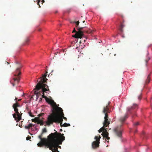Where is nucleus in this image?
Wrapping results in <instances>:
<instances>
[{
	"instance_id": "bb28decb",
	"label": "nucleus",
	"mask_w": 152,
	"mask_h": 152,
	"mask_svg": "<svg viewBox=\"0 0 152 152\" xmlns=\"http://www.w3.org/2000/svg\"><path fill=\"white\" fill-rule=\"evenodd\" d=\"M31 138V137L30 136H28L26 138V140H29Z\"/></svg>"
},
{
	"instance_id": "6e6552de",
	"label": "nucleus",
	"mask_w": 152,
	"mask_h": 152,
	"mask_svg": "<svg viewBox=\"0 0 152 152\" xmlns=\"http://www.w3.org/2000/svg\"><path fill=\"white\" fill-rule=\"evenodd\" d=\"M108 109L107 107L103 108L102 112L105 114V116L104 117V121L103 123V126L105 127H107L110 124V121L108 119V116L107 113L110 112H107Z\"/></svg>"
},
{
	"instance_id": "c756f323",
	"label": "nucleus",
	"mask_w": 152,
	"mask_h": 152,
	"mask_svg": "<svg viewBox=\"0 0 152 152\" xmlns=\"http://www.w3.org/2000/svg\"><path fill=\"white\" fill-rule=\"evenodd\" d=\"M17 98L16 97L15 99V101L16 102V103H17Z\"/></svg>"
},
{
	"instance_id": "ea45409f",
	"label": "nucleus",
	"mask_w": 152,
	"mask_h": 152,
	"mask_svg": "<svg viewBox=\"0 0 152 152\" xmlns=\"http://www.w3.org/2000/svg\"><path fill=\"white\" fill-rule=\"evenodd\" d=\"M6 62H7V64H9V63H8L7 62H6Z\"/></svg>"
},
{
	"instance_id": "4be33fe9",
	"label": "nucleus",
	"mask_w": 152,
	"mask_h": 152,
	"mask_svg": "<svg viewBox=\"0 0 152 152\" xmlns=\"http://www.w3.org/2000/svg\"><path fill=\"white\" fill-rule=\"evenodd\" d=\"M29 39L28 38H27L26 39H25V43L26 44H27L28 43V42H29Z\"/></svg>"
},
{
	"instance_id": "4468645a",
	"label": "nucleus",
	"mask_w": 152,
	"mask_h": 152,
	"mask_svg": "<svg viewBox=\"0 0 152 152\" xmlns=\"http://www.w3.org/2000/svg\"><path fill=\"white\" fill-rule=\"evenodd\" d=\"M37 122L38 124H40L41 126H42L44 124V123L42 121L37 118Z\"/></svg>"
},
{
	"instance_id": "f3484780",
	"label": "nucleus",
	"mask_w": 152,
	"mask_h": 152,
	"mask_svg": "<svg viewBox=\"0 0 152 152\" xmlns=\"http://www.w3.org/2000/svg\"><path fill=\"white\" fill-rule=\"evenodd\" d=\"M62 126H63L65 127H66L70 126V124H67L66 123H65L64 124H62Z\"/></svg>"
},
{
	"instance_id": "a878e982",
	"label": "nucleus",
	"mask_w": 152,
	"mask_h": 152,
	"mask_svg": "<svg viewBox=\"0 0 152 152\" xmlns=\"http://www.w3.org/2000/svg\"><path fill=\"white\" fill-rule=\"evenodd\" d=\"M77 32L75 30V28H74V29L73 30V31H72V33H73V32H76V33H77Z\"/></svg>"
},
{
	"instance_id": "5701e85b",
	"label": "nucleus",
	"mask_w": 152,
	"mask_h": 152,
	"mask_svg": "<svg viewBox=\"0 0 152 152\" xmlns=\"http://www.w3.org/2000/svg\"><path fill=\"white\" fill-rule=\"evenodd\" d=\"M37 118H35L34 119H32L31 120L32 122H37Z\"/></svg>"
},
{
	"instance_id": "b1692460",
	"label": "nucleus",
	"mask_w": 152,
	"mask_h": 152,
	"mask_svg": "<svg viewBox=\"0 0 152 152\" xmlns=\"http://www.w3.org/2000/svg\"><path fill=\"white\" fill-rule=\"evenodd\" d=\"M41 95H42V97L43 98H45L46 99L47 98L46 96L44 95V93H41Z\"/></svg>"
},
{
	"instance_id": "0eeeda50",
	"label": "nucleus",
	"mask_w": 152,
	"mask_h": 152,
	"mask_svg": "<svg viewBox=\"0 0 152 152\" xmlns=\"http://www.w3.org/2000/svg\"><path fill=\"white\" fill-rule=\"evenodd\" d=\"M16 66L17 68L15 75L16 76V77L13 78L14 83H12L13 86H14L16 84H18L19 83L20 79V77L19 75L21 74V72L20 71V69L21 67V65L19 63H17L16 64Z\"/></svg>"
},
{
	"instance_id": "cd10ccee",
	"label": "nucleus",
	"mask_w": 152,
	"mask_h": 152,
	"mask_svg": "<svg viewBox=\"0 0 152 152\" xmlns=\"http://www.w3.org/2000/svg\"><path fill=\"white\" fill-rule=\"evenodd\" d=\"M150 59V58H148V59H146L145 60V61L147 63Z\"/></svg>"
},
{
	"instance_id": "79ce46f5",
	"label": "nucleus",
	"mask_w": 152,
	"mask_h": 152,
	"mask_svg": "<svg viewBox=\"0 0 152 152\" xmlns=\"http://www.w3.org/2000/svg\"><path fill=\"white\" fill-rule=\"evenodd\" d=\"M39 1H38V4H39Z\"/></svg>"
},
{
	"instance_id": "423d86ee",
	"label": "nucleus",
	"mask_w": 152,
	"mask_h": 152,
	"mask_svg": "<svg viewBox=\"0 0 152 152\" xmlns=\"http://www.w3.org/2000/svg\"><path fill=\"white\" fill-rule=\"evenodd\" d=\"M12 107L14 108V111L15 112V113H14L12 115L13 116L17 122H18L21 119V116L22 114L21 112H20V113H19L17 108L18 107H20V105L18 103H16L13 104Z\"/></svg>"
},
{
	"instance_id": "f8f14e48",
	"label": "nucleus",
	"mask_w": 152,
	"mask_h": 152,
	"mask_svg": "<svg viewBox=\"0 0 152 152\" xmlns=\"http://www.w3.org/2000/svg\"><path fill=\"white\" fill-rule=\"evenodd\" d=\"M138 108V105L136 104H133V105L130 107H128L127 108V111L128 112H129V113L132 114V117H133V115L134 114H132V113L131 112V111L134 109H137Z\"/></svg>"
},
{
	"instance_id": "9d476101",
	"label": "nucleus",
	"mask_w": 152,
	"mask_h": 152,
	"mask_svg": "<svg viewBox=\"0 0 152 152\" xmlns=\"http://www.w3.org/2000/svg\"><path fill=\"white\" fill-rule=\"evenodd\" d=\"M84 28V27H81L77 28V29L78 30L77 32L74 35H73L72 37L76 38H82L84 34L81 30Z\"/></svg>"
},
{
	"instance_id": "dca6fc26",
	"label": "nucleus",
	"mask_w": 152,
	"mask_h": 152,
	"mask_svg": "<svg viewBox=\"0 0 152 152\" xmlns=\"http://www.w3.org/2000/svg\"><path fill=\"white\" fill-rule=\"evenodd\" d=\"M70 23H76V27H78V25L79 24V23H80L79 21H78L77 22H75V21H70Z\"/></svg>"
},
{
	"instance_id": "393cba45",
	"label": "nucleus",
	"mask_w": 152,
	"mask_h": 152,
	"mask_svg": "<svg viewBox=\"0 0 152 152\" xmlns=\"http://www.w3.org/2000/svg\"><path fill=\"white\" fill-rule=\"evenodd\" d=\"M28 113V114H29V115H30V116H31V117H34V115H32V113H31V112H30H30H29Z\"/></svg>"
},
{
	"instance_id": "7c9ffc66",
	"label": "nucleus",
	"mask_w": 152,
	"mask_h": 152,
	"mask_svg": "<svg viewBox=\"0 0 152 152\" xmlns=\"http://www.w3.org/2000/svg\"><path fill=\"white\" fill-rule=\"evenodd\" d=\"M138 99H141V97H140V96H139L138 97Z\"/></svg>"
},
{
	"instance_id": "9b49d317",
	"label": "nucleus",
	"mask_w": 152,
	"mask_h": 152,
	"mask_svg": "<svg viewBox=\"0 0 152 152\" xmlns=\"http://www.w3.org/2000/svg\"><path fill=\"white\" fill-rule=\"evenodd\" d=\"M101 138L100 135L98 137L97 136H95L94 139L96 140V141H94L92 143V146L93 148H95L99 147L100 143V139Z\"/></svg>"
},
{
	"instance_id": "a211bd4d",
	"label": "nucleus",
	"mask_w": 152,
	"mask_h": 152,
	"mask_svg": "<svg viewBox=\"0 0 152 152\" xmlns=\"http://www.w3.org/2000/svg\"><path fill=\"white\" fill-rule=\"evenodd\" d=\"M124 25L122 24H121L120 28H119V30L121 32L123 31V28L124 27Z\"/></svg>"
},
{
	"instance_id": "ddd939ff",
	"label": "nucleus",
	"mask_w": 152,
	"mask_h": 152,
	"mask_svg": "<svg viewBox=\"0 0 152 152\" xmlns=\"http://www.w3.org/2000/svg\"><path fill=\"white\" fill-rule=\"evenodd\" d=\"M45 100L46 102H48L49 103V104H51L52 105L54 106L55 107L53 106L52 107V108L53 109V107H56V104L55 102L53 100H50L48 98H47L45 99ZM53 109L52 110V112H53Z\"/></svg>"
},
{
	"instance_id": "c9c22d12",
	"label": "nucleus",
	"mask_w": 152,
	"mask_h": 152,
	"mask_svg": "<svg viewBox=\"0 0 152 152\" xmlns=\"http://www.w3.org/2000/svg\"><path fill=\"white\" fill-rule=\"evenodd\" d=\"M20 100H21V99H18V101H19Z\"/></svg>"
},
{
	"instance_id": "c85d7f7f",
	"label": "nucleus",
	"mask_w": 152,
	"mask_h": 152,
	"mask_svg": "<svg viewBox=\"0 0 152 152\" xmlns=\"http://www.w3.org/2000/svg\"><path fill=\"white\" fill-rule=\"evenodd\" d=\"M44 114V113H42V114H39V117H40L41 116H42V115H43Z\"/></svg>"
},
{
	"instance_id": "4c0bfd02",
	"label": "nucleus",
	"mask_w": 152,
	"mask_h": 152,
	"mask_svg": "<svg viewBox=\"0 0 152 152\" xmlns=\"http://www.w3.org/2000/svg\"><path fill=\"white\" fill-rule=\"evenodd\" d=\"M42 1L43 2H44V0H42Z\"/></svg>"
},
{
	"instance_id": "f704fd0d",
	"label": "nucleus",
	"mask_w": 152,
	"mask_h": 152,
	"mask_svg": "<svg viewBox=\"0 0 152 152\" xmlns=\"http://www.w3.org/2000/svg\"><path fill=\"white\" fill-rule=\"evenodd\" d=\"M149 80H148V83H149Z\"/></svg>"
},
{
	"instance_id": "72a5a7b5",
	"label": "nucleus",
	"mask_w": 152,
	"mask_h": 152,
	"mask_svg": "<svg viewBox=\"0 0 152 152\" xmlns=\"http://www.w3.org/2000/svg\"><path fill=\"white\" fill-rule=\"evenodd\" d=\"M83 23H84L85 22V21L84 20L83 21Z\"/></svg>"
},
{
	"instance_id": "473e14b6",
	"label": "nucleus",
	"mask_w": 152,
	"mask_h": 152,
	"mask_svg": "<svg viewBox=\"0 0 152 152\" xmlns=\"http://www.w3.org/2000/svg\"><path fill=\"white\" fill-rule=\"evenodd\" d=\"M60 131H62V129H60Z\"/></svg>"
},
{
	"instance_id": "e433bc0d",
	"label": "nucleus",
	"mask_w": 152,
	"mask_h": 152,
	"mask_svg": "<svg viewBox=\"0 0 152 152\" xmlns=\"http://www.w3.org/2000/svg\"><path fill=\"white\" fill-rule=\"evenodd\" d=\"M58 147L61 148V146H59L58 145Z\"/></svg>"
},
{
	"instance_id": "412c9836",
	"label": "nucleus",
	"mask_w": 152,
	"mask_h": 152,
	"mask_svg": "<svg viewBox=\"0 0 152 152\" xmlns=\"http://www.w3.org/2000/svg\"><path fill=\"white\" fill-rule=\"evenodd\" d=\"M110 102H109L108 104L106 106H105V107H103V108H104L105 107H107V108L108 109L107 112H110L109 111V105H110Z\"/></svg>"
},
{
	"instance_id": "f03ea898",
	"label": "nucleus",
	"mask_w": 152,
	"mask_h": 152,
	"mask_svg": "<svg viewBox=\"0 0 152 152\" xmlns=\"http://www.w3.org/2000/svg\"><path fill=\"white\" fill-rule=\"evenodd\" d=\"M47 132L46 128H45L42 130V132L41 134L38 136V138L41 140L37 144L38 147H42L43 146H45L48 143H49V140L51 139H55L62 134L58 133L56 131V132L54 133H51L48 136V139L43 138H42V134L44 133Z\"/></svg>"
},
{
	"instance_id": "2f4dec72",
	"label": "nucleus",
	"mask_w": 152,
	"mask_h": 152,
	"mask_svg": "<svg viewBox=\"0 0 152 152\" xmlns=\"http://www.w3.org/2000/svg\"><path fill=\"white\" fill-rule=\"evenodd\" d=\"M137 130L135 129V131H134V132L136 133L137 132Z\"/></svg>"
},
{
	"instance_id": "37998d69",
	"label": "nucleus",
	"mask_w": 152,
	"mask_h": 152,
	"mask_svg": "<svg viewBox=\"0 0 152 152\" xmlns=\"http://www.w3.org/2000/svg\"><path fill=\"white\" fill-rule=\"evenodd\" d=\"M17 125V126H18V124H17V125Z\"/></svg>"
},
{
	"instance_id": "7ed1b4c3",
	"label": "nucleus",
	"mask_w": 152,
	"mask_h": 152,
	"mask_svg": "<svg viewBox=\"0 0 152 152\" xmlns=\"http://www.w3.org/2000/svg\"><path fill=\"white\" fill-rule=\"evenodd\" d=\"M64 134H62L55 139L49 140V143L46 145L45 147L51 150L53 152H59L58 151V145H61L62 142L65 140Z\"/></svg>"
},
{
	"instance_id": "20e7f679",
	"label": "nucleus",
	"mask_w": 152,
	"mask_h": 152,
	"mask_svg": "<svg viewBox=\"0 0 152 152\" xmlns=\"http://www.w3.org/2000/svg\"><path fill=\"white\" fill-rule=\"evenodd\" d=\"M47 72H46L42 75V77L40 78V80L39 81L36 86L35 89L36 90L38 91L41 88L42 89L41 92L39 91L37 92V93L38 95H42L41 93H44L47 91H50L49 88H46V87L48 88V86L45 83H45L47 80L46 77L47 75Z\"/></svg>"
},
{
	"instance_id": "aec40b11",
	"label": "nucleus",
	"mask_w": 152,
	"mask_h": 152,
	"mask_svg": "<svg viewBox=\"0 0 152 152\" xmlns=\"http://www.w3.org/2000/svg\"><path fill=\"white\" fill-rule=\"evenodd\" d=\"M84 37V35L83 36L82 38V39H81L80 42V43H81L82 42H83V41L84 42H85L86 41V38H85V39H83V38Z\"/></svg>"
},
{
	"instance_id": "6ab92c4d",
	"label": "nucleus",
	"mask_w": 152,
	"mask_h": 152,
	"mask_svg": "<svg viewBox=\"0 0 152 152\" xmlns=\"http://www.w3.org/2000/svg\"><path fill=\"white\" fill-rule=\"evenodd\" d=\"M139 124V123L138 122H137L135 123L134 124V129H135L136 127V126H137Z\"/></svg>"
},
{
	"instance_id": "1a4fd4ad",
	"label": "nucleus",
	"mask_w": 152,
	"mask_h": 152,
	"mask_svg": "<svg viewBox=\"0 0 152 152\" xmlns=\"http://www.w3.org/2000/svg\"><path fill=\"white\" fill-rule=\"evenodd\" d=\"M104 127V126H103L99 130H98V132L99 133L102 132L101 135L104 138H106V141L108 142L109 141L108 140L110 139V138L108 137L109 133L107 132V129Z\"/></svg>"
},
{
	"instance_id": "f257e3e1",
	"label": "nucleus",
	"mask_w": 152,
	"mask_h": 152,
	"mask_svg": "<svg viewBox=\"0 0 152 152\" xmlns=\"http://www.w3.org/2000/svg\"><path fill=\"white\" fill-rule=\"evenodd\" d=\"M53 114L49 115L47 118V121L46 123L48 126L52 124L53 122L60 123L61 126H62V124L63 118L66 120L67 118L64 116V114L62 109L59 107H53Z\"/></svg>"
},
{
	"instance_id": "2eb2a0df",
	"label": "nucleus",
	"mask_w": 152,
	"mask_h": 152,
	"mask_svg": "<svg viewBox=\"0 0 152 152\" xmlns=\"http://www.w3.org/2000/svg\"><path fill=\"white\" fill-rule=\"evenodd\" d=\"M33 126H34V125L32 124H29L28 125L25 126V128L26 129H28L30 128V127H31Z\"/></svg>"
},
{
	"instance_id": "58836bf2",
	"label": "nucleus",
	"mask_w": 152,
	"mask_h": 152,
	"mask_svg": "<svg viewBox=\"0 0 152 152\" xmlns=\"http://www.w3.org/2000/svg\"><path fill=\"white\" fill-rule=\"evenodd\" d=\"M57 11H56V12H55V13H57Z\"/></svg>"
},
{
	"instance_id": "a19ab883",
	"label": "nucleus",
	"mask_w": 152,
	"mask_h": 152,
	"mask_svg": "<svg viewBox=\"0 0 152 152\" xmlns=\"http://www.w3.org/2000/svg\"><path fill=\"white\" fill-rule=\"evenodd\" d=\"M136 115V114H134V115Z\"/></svg>"
},
{
	"instance_id": "39448f33",
	"label": "nucleus",
	"mask_w": 152,
	"mask_h": 152,
	"mask_svg": "<svg viewBox=\"0 0 152 152\" xmlns=\"http://www.w3.org/2000/svg\"><path fill=\"white\" fill-rule=\"evenodd\" d=\"M128 117L127 115H125L124 116L121 117L119 119L120 125L115 127L113 129V132L115 134L119 137H121L122 135L123 129L122 127L124 122Z\"/></svg>"
}]
</instances>
